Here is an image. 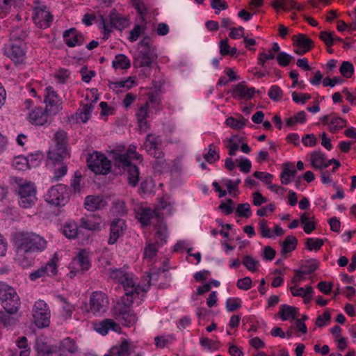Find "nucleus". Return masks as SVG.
Instances as JSON below:
<instances>
[{"mask_svg":"<svg viewBox=\"0 0 356 356\" xmlns=\"http://www.w3.org/2000/svg\"><path fill=\"white\" fill-rule=\"evenodd\" d=\"M67 136L64 131H58L54 134L53 143L48 152V165H51L50 170L53 173L52 181H58L67 172V166L63 162L67 152L66 149Z\"/></svg>","mask_w":356,"mask_h":356,"instance_id":"nucleus-1","label":"nucleus"},{"mask_svg":"<svg viewBox=\"0 0 356 356\" xmlns=\"http://www.w3.org/2000/svg\"><path fill=\"white\" fill-rule=\"evenodd\" d=\"M56 298L63 303L62 309L63 310L65 317L66 318H71L74 309V306L67 302L66 299L61 295H57Z\"/></svg>","mask_w":356,"mask_h":356,"instance_id":"nucleus-48","label":"nucleus"},{"mask_svg":"<svg viewBox=\"0 0 356 356\" xmlns=\"http://www.w3.org/2000/svg\"><path fill=\"white\" fill-rule=\"evenodd\" d=\"M6 312L0 311V325L5 327H11L16 323V319Z\"/></svg>","mask_w":356,"mask_h":356,"instance_id":"nucleus-49","label":"nucleus"},{"mask_svg":"<svg viewBox=\"0 0 356 356\" xmlns=\"http://www.w3.org/2000/svg\"><path fill=\"white\" fill-rule=\"evenodd\" d=\"M133 6L140 17V23H147L145 19L147 8L145 4L141 0H134Z\"/></svg>","mask_w":356,"mask_h":356,"instance_id":"nucleus-42","label":"nucleus"},{"mask_svg":"<svg viewBox=\"0 0 356 356\" xmlns=\"http://www.w3.org/2000/svg\"><path fill=\"white\" fill-rule=\"evenodd\" d=\"M109 274L112 280L123 286L126 296L136 294L145 296L147 291L136 283L131 273L123 268H111Z\"/></svg>","mask_w":356,"mask_h":356,"instance_id":"nucleus-4","label":"nucleus"},{"mask_svg":"<svg viewBox=\"0 0 356 356\" xmlns=\"http://www.w3.org/2000/svg\"><path fill=\"white\" fill-rule=\"evenodd\" d=\"M32 323L39 329L44 327V301L38 300L32 308Z\"/></svg>","mask_w":356,"mask_h":356,"instance_id":"nucleus-16","label":"nucleus"},{"mask_svg":"<svg viewBox=\"0 0 356 356\" xmlns=\"http://www.w3.org/2000/svg\"><path fill=\"white\" fill-rule=\"evenodd\" d=\"M63 39L69 47H74L83 44V35L75 28H71L64 31Z\"/></svg>","mask_w":356,"mask_h":356,"instance_id":"nucleus-21","label":"nucleus"},{"mask_svg":"<svg viewBox=\"0 0 356 356\" xmlns=\"http://www.w3.org/2000/svg\"><path fill=\"white\" fill-rule=\"evenodd\" d=\"M276 58L280 66L286 67L289 65L293 57L284 51H281L279 52Z\"/></svg>","mask_w":356,"mask_h":356,"instance_id":"nucleus-59","label":"nucleus"},{"mask_svg":"<svg viewBox=\"0 0 356 356\" xmlns=\"http://www.w3.org/2000/svg\"><path fill=\"white\" fill-rule=\"evenodd\" d=\"M204 158L209 163H213L219 159L220 156L216 153L213 144L209 145L208 152L204 154Z\"/></svg>","mask_w":356,"mask_h":356,"instance_id":"nucleus-58","label":"nucleus"},{"mask_svg":"<svg viewBox=\"0 0 356 356\" xmlns=\"http://www.w3.org/2000/svg\"><path fill=\"white\" fill-rule=\"evenodd\" d=\"M94 106L92 103L83 104L79 109L70 118V122H83L88 121L93 111Z\"/></svg>","mask_w":356,"mask_h":356,"instance_id":"nucleus-24","label":"nucleus"},{"mask_svg":"<svg viewBox=\"0 0 356 356\" xmlns=\"http://www.w3.org/2000/svg\"><path fill=\"white\" fill-rule=\"evenodd\" d=\"M34 349L39 356H44V338L43 336L41 335L36 339Z\"/></svg>","mask_w":356,"mask_h":356,"instance_id":"nucleus-63","label":"nucleus"},{"mask_svg":"<svg viewBox=\"0 0 356 356\" xmlns=\"http://www.w3.org/2000/svg\"><path fill=\"white\" fill-rule=\"evenodd\" d=\"M126 229L125 221L122 219H115L110 225V236L108 243L115 244L118 239L124 234Z\"/></svg>","mask_w":356,"mask_h":356,"instance_id":"nucleus-17","label":"nucleus"},{"mask_svg":"<svg viewBox=\"0 0 356 356\" xmlns=\"http://www.w3.org/2000/svg\"><path fill=\"white\" fill-rule=\"evenodd\" d=\"M25 43H10L6 49V54L15 63H21L25 59Z\"/></svg>","mask_w":356,"mask_h":356,"instance_id":"nucleus-15","label":"nucleus"},{"mask_svg":"<svg viewBox=\"0 0 356 356\" xmlns=\"http://www.w3.org/2000/svg\"><path fill=\"white\" fill-rule=\"evenodd\" d=\"M246 121L247 120L244 118H241V119L237 120L233 117H229L226 119L225 124L229 127L241 129L244 127Z\"/></svg>","mask_w":356,"mask_h":356,"instance_id":"nucleus-50","label":"nucleus"},{"mask_svg":"<svg viewBox=\"0 0 356 356\" xmlns=\"http://www.w3.org/2000/svg\"><path fill=\"white\" fill-rule=\"evenodd\" d=\"M324 243V241L321 238H308L306 241V246L307 248L309 251L312 250H318L321 248Z\"/></svg>","mask_w":356,"mask_h":356,"instance_id":"nucleus-54","label":"nucleus"},{"mask_svg":"<svg viewBox=\"0 0 356 356\" xmlns=\"http://www.w3.org/2000/svg\"><path fill=\"white\" fill-rule=\"evenodd\" d=\"M35 4L32 19L37 27L42 29L44 20V5L37 1Z\"/></svg>","mask_w":356,"mask_h":356,"instance_id":"nucleus-27","label":"nucleus"},{"mask_svg":"<svg viewBox=\"0 0 356 356\" xmlns=\"http://www.w3.org/2000/svg\"><path fill=\"white\" fill-rule=\"evenodd\" d=\"M319 262L316 259H310L301 266L303 273L309 275L314 272L318 267Z\"/></svg>","mask_w":356,"mask_h":356,"instance_id":"nucleus-55","label":"nucleus"},{"mask_svg":"<svg viewBox=\"0 0 356 356\" xmlns=\"http://www.w3.org/2000/svg\"><path fill=\"white\" fill-rule=\"evenodd\" d=\"M62 109V99L51 87L46 88V116H54Z\"/></svg>","mask_w":356,"mask_h":356,"instance_id":"nucleus-10","label":"nucleus"},{"mask_svg":"<svg viewBox=\"0 0 356 356\" xmlns=\"http://www.w3.org/2000/svg\"><path fill=\"white\" fill-rule=\"evenodd\" d=\"M259 229L261 233L262 237L264 238H272L273 235L270 231V229L267 226V221L265 220H261L259 222Z\"/></svg>","mask_w":356,"mask_h":356,"instance_id":"nucleus-62","label":"nucleus"},{"mask_svg":"<svg viewBox=\"0 0 356 356\" xmlns=\"http://www.w3.org/2000/svg\"><path fill=\"white\" fill-rule=\"evenodd\" d=\"M47 196L46 202L51 206L58 207L56 211H49L47 218H50L52 213L56 216H59L62 212L60 207L65 206L69 200L66 186L60 184L53 186L48 191Z\"/></svg>","mask_w":356,"mask_h":356,"instance_id":"nucleus-6","label":"nucleus"},{"mask_svg":"<svg viewBox=\"0 0 356 356\" xmlns=\"http://www.w3.org/2000/svg\"><path fill=\"white\" fill-rule=\"evenodd\" d=\"M84 182L83 181V177L79 171H76L74 175L70 181V186L74 193H80L81 189L84 187Z\"/></svg>","mask_w":356,"mask_h":356,"instance_id":"nucleus-39","label":"nucleus"},{"mask_svg":"<svg viewBox=\"0 0 356 356\" xmlns=\"http://www.w3.org/2000/svg\"><path fill=\"white\" fill-rule=\"evenodd\" d=\"M142 24H136L129 33L128 38L130 42H135L138 40L139 36L145 31V25L147 23H141Z\"/></svg>","mask_w":356,"mask_h":356,"instance_id":"nucleus-47","label":"nucleus"},{"mask_svg":"<svg viewBox=\"0 0 356 356\" xmlns=\"http://www.w3.org/2000/svg\"><path fill=\"white\" fill-rule=\"evenodd\" d=\"M90 266L88 252L85 250H81L70 263L69 267L70 271L68 273V276L70 278H73L77 274H82L89 270Z\"/></svg>","mask_w":356,"mask_h":356,"instance_id":"nucleus-9","label":"nucleus"},{"mask_svg":"<svg viewBox=\"0 0 356 356\" xmlns=\"http://www.w3.org/2000/svg\"><path fill=\"white\" fill-rule=\"evenodd\" d=\"M155 243L147 242L143 249V260L147 264H152L157 259L158 248Z\"/></svg>","mask_w":356,"mask_h":356,"instance_id":"nucleus-26","label":"nucleus"},{"mask_svg":"<svg viewBox=\"0 0 356 356\" xmlns=\"http://www.w3.org/2000/svg\"><path fill=\"white\" fill-rule=\"evenodd\" d=\"M135 84H136L135 80L132 79L130 77V78H129V79H127L126 80H124V81H118V82L111 83L109 85V87H110L111 89H112L113 90L118 91L122 88L129 89L130 88H131Z\"/></svg>","mask_w":356,"mask_h":356,"instance_id":"nucleus-44","label":"nucleus"},{"mask_svg":"<svg viewBox=\"0 0 356 356\" xmlns=\"http://www.w3.org/2000/svg\"><path fill=\"white\" fill-rule=\"evenodd\" d=\"M108 299L106 295L101 291H94L90 298V311L99 316L104 313L108 308Z\"/></svg>","mask_w":356,"mask_h":356,"instance_id":"nucleus-11","label":"nucleus"},{"mask_svg":"<svg viewBox=\"0 0 356 356\" xmlns=\"http://www.w3.org/2000/svg\"><path fill=\"white\" fill-rule=\"evenodd\" d=\"M15 289L5 284L0 283V302L3 301L11 295L14 294Z\"/></svg>","mask_w":356,"mask_h":356,"instance_id":"nucleus-57","label":"nucleus"},{"mask_svg":"<svg viewBox=\"0 0 356 356\" xmlns=\"http://www.w3.org/2000/svg\"><path fill=\"white\" fill-rule=\"evenodd\" d=\"M310 156L311 164L315 169L323 170L333 163L334 166L332 168V172H335L337 169L340 166V162L335 159H332L326 161L324 154L320 151L312 152Z\"/></svg>","mask_w":356,"mask_h":356,"instance_id":"nucleus-13","label":"nucleus"},{"mask_svg":"<svg viewBox=\"0 0 356 356\" xmlns=\"http://www.w3.org/2000/svg\"><path fill=\"white\" fill-rule=\"evenodd\" d=\"M298 243L297 238L293 236H288L282 243V253L287 254L294 250Z\"/></svg>","mask_w":356,"mask_h":356,"instance_id":"nucleus-37","label":"nucleus"},{"mask_svg":"<svg viewBox=\"0 0 356 356\" xmlns=\"http://www.w3.org/2000/svg\"><path fill=\"white\" fill-rule=\"evenodd\" d=\"M135 211L136 217L143 226L149 225L152 219L160 218L157 211L149 207H140Z\"/></svg>","mask_w":356,"mask_h":356,"instance_id":"nucleus-23","label":"nucleus"},{"mask_svg":"<svg viewBox=\"0 0 356 356\" xmlns=\"http://www.w3.org/2000/svg\"><path fill=\"white\" fill-rule=\"evenodd\" d=\"M157 58L155 47H146L140 49L134 56V65L136 67H151L152 63Z\"/></svg>","mask_w":356,"mask_h":356,"instance_id":"nucleus-12","label":"nucleus"},{"mask_svg":"<svg viewBox=\"0 0 356 356\" xmlns=\"http://www.w3.org/2000/svg\"><path fill=\"white\" fill-rule=\"evenodd\" d=\"M84 208L88 211L102 210L107 205L106 199L101 195H88L84 200Z\"/></svg>","mask_w":356,"mask_h":356,"instance_id":"nucleus-20","label":"nucleus"},{"mask_svg":"<svg viewBox=\"0 0 356 356\" xmlns=\"http://www.w3.org/2000/svg\"><path fill=\"white\" fill-rule=\"evenodd\" d=\"M292 40L294 46H300V47L305 48V50H310L313 44L311 39L302 33L293 36Z\"/></svg>","mask_w":356,"mask_h":356,"instance_id":"nucleus-34","label":"nucleus"},{"mask_svg":"<svg viewBox=\"0 0 356 356\" xmlns=\"http://www.w3.org/2000/svg\"><path fill=\"white\" fill-rule=\"evenodd\" d=\"M241 300L236 298H229L226 300V308L228 312H234L241 307Z\"/></svg>","mask_w":356,"mask_h":356,"instance_id":"nucleus-64","label":"nucleus"},{"mask_svg":"<svg viewBox=\"0 0 356 356\" xmlns=\"http://www.w3.org/2000/svg\"><path fill=\"white\" fill-rule=\"evenodd\" d=\"M102 218L99 215L91 214L82 217L79 220V227L81 228L89 230L97 231L100 229Z\"/></svg>","mask_w":356,"mask_h":356,"instance_id":"nucleus-22","label":"nucleus"},{"mask_svg":"<svg viewBox=\"0 0 356 356\" xmlns=\"http://www.w3.org/2000/svg\"><path fill=\"white\" fill-rule=\"evenodd\" d=\"M12 180L17 185L16 189L19 200V205L23 208H29L36 201L35 188L30 181L22 178L13 177Z\"/></svg>","mask_w":356,"mask_h":356,"instance_id":"nucleus-5","label":"nucleus"},{"mask_svg":"<svg viewBox=\"0 0 356 356\" xmlns=\"http://www.w3.org/2000/svg\"><path fill=\"white\" fill-rule=\"evenodd\" d=\"M112 66L115 69L126 70L130 67L129 59L124 54H118L112 62Z\"/></svg>","mask_w":356,"mask_h":356,"instance_id":"nucleus-36","label":"nucleus"},{"mask_svg":"<svg viewBox=\"0 0 356 356\" xmlns=\"http://www.w3.org/2000/svg\"><path fill=\"white\" fill-rule=\"evenodd\" d=\"M55 347L57 348V351L60 353V356L66 352L74 353L77 350L75 341L70 337L64 339L60 342L59 347Z\"/></svg>","mask_w":356,"mask_h":356,"instance_id":"nucleus-31","label":"nucleus"},{"mask_svg":"<svg viewBox=\"0 0 356 356\" xmlns=\"http://www.w3.org/2000/svg\"><path fill=\"white\" fill-rule=\"evenodd\" d=\"M291 165V163H286L283 165L282 171L280 173V179L282 184L287 185L291 182V176L289 172V166Z\"/></svg>","mask_w":356,"mask_h":356,"instance_id":"nucleus-61","label":"nucleus"},{"mask_svg":"<svg viewBox=\"0 0 356 356\" xmlns=\"http://www.w3.org/2000/svg\"><path fill=\"white\" fill-rule=\"evenodd\" d=\"M161 140L159 136L147 134L144 142V147L148 154L157 159H161L164 156L161 149Z\"/></svg>","mask_w":356,"mask_h":356,"instance_id":"nucleus-14","label":"nucleus"},{"mask_svg":"<svg viewBox=\"0 0 356 356\" xmlns=\"http://www.w3.org/2000/svg\"><path fill=\"white\" fill-rule=\"evenodd\" d=\"M95 330L100 334L104 336L108 333L109 330L120 333L121 327L120 325L115 323L113 319L106 318L93 324Z\"/></svg>","mask_w":356,"mask_h":356,"instance_id":"nucleus-19","label":"nucleus"},{"mask_svg":"<svg viewBox=\"0 0 356 356\" xmlns=\"http://www.w3.org/2000/svg\"><path fill=\"white\" fill-rule=\"evenodd\" d=\"M79 227L74 220H68L63 225V234L69 239H75L79 234Z\"/></svg>","mask_w":356,"mask_h":356,"instance_id":"nucleus-29","label":"nucleus"},{"mask_svg":"<svg viewBox=\"0 0 356 356\" xmlns=\"http://www.w3.org/2000/svg\"><path fill=\"white\" fill-rule=\"evenodd\" d=\"M242 264L251 272L257 271L259 265V261L256 260L250 255H245L243 258Z\"/></svg>","mask_w":356,"mask_h":356,"instance_id":"nucleus-46","label":"nucleus"},{"mask_svg":"<svg viewBox=\"0 0 356 356\" xmlns=\"http://www.w3.org/2000/svg\"><path fill=\"white\" fill-rule=\"evenodd\" d=\"M88 168L95 174L107 175L111 168V163L102 153L94 152L87 158Z\"/></svg>","mask_w":356,"mask_h":356,"instance_id":"nucleus-8","label":"nucleus"},{"mask_svg":"<svg viewBox=\"0 0 356 356\" xmlns=\"http://www.w3.org/2000/svg\"><path fill=\"white\" fill-rule=\"evenodd\" d=\"M346 120L339 117H332L330 120L329 131L335 133L346 126Z\"/></svg>","mask_w":356,"mask_h":356,"instance_id":"nucleus-41","label":"nucleus"},{"mask_svg":"<svg viewBox=\"0 0 356 356\" xmlns=\"http://www.w3.org/2000/svg\"><path fill=\"white\" fill-rule=\"evenodd\" d=\"M339 72L343 76L350 78L354 73V67L351 63L343 61L340 66Z\"/></svg>","mask_w":356,"mask_h":356,"instance_id":"nucleus-51","label":"nucleus"},{"mask_svg":"<svg viewBox=\"0 0 356 356\" xmlns=\"http://www.w3.org/2000/svg\"><path fill=\"white\" fill-rule=\"evenodd\" d=\"M26 36L27 33L23 29L17 27L13 29L10 33V43L17 42L24 43L23 41Z\"/></svg>","mask_w":356,"mask_h":356,"instance_id":"nucleus-38","label":"nucleus"},{"mask_svg":"<svg viewBox=\"0 0 356 356\" xmlns=\"http://www.w3.org/2000/svg\"><path fill=\"white\" fill-rule=\"evenodd\" d=\"M28 120L33 124L43 125L44 124V109L40 106L35 107L29 113Z\"/></svg>","mask_w":356,"mask_h":356,"instance_id":"nucleus-28","label":"nucleus"},{"mask_svg":"<svg viewBox=\"0 0 356 356\" xmlns=\"http://www.w3.org/2000/svg\"><path fill=\"white\" fill-rule=\"evenodd\" d=\"M112 209L118 216H124L127 213L125 202L121 200H117L113 202Z\"/></svg>","mask_w":356,"mask_h":356,"instance_id":"nucleus-53","label":"nucleus"},{"mask_svg":"<svg viewBox=\"0 0 356 356\" xmlns=\"http://www.w3.org/2000/svg\"><path fill=\"white\" fill-rule=\"evenodd\" d=\"M13 241L19 257L42 250L43 238L34 232H16L13 236Z\"/></svg>","mask_w":356,"mask_h":356,"instance_id":"nucleus-2","label":"nucleus"},{"mask_svg":"<svg viewBox=\"0 0 356 356\" xmlns=\"http://www.w3.org/2000/svg\"><path fill=\"white\" fill-rule=\"evenodd\" d=\"M156 243L158 245H163L167 241V230L165 225L160 224L156 232Z\"/></svg>","mask_w":356,"mask_h":356,"instance_id":"nucleus-43","label":"nucleus"},{"mask_svg":"<svg viewBox=\"0 0 356 356\" xmlns=\"http://www.w3.org/2000/svg\"><path fill=\"white\" fill-rule=\"evenodd\" d=\"M12 165L16 170H24L26 168H29V159L23 156H15L13 160Z\"/></svg>","mask_w":356,"mask_h":356,"instance_id":"nucleus-45","label":"nucleus"},{"mask_svg":"<svg viewBox=\"0 0 356 356\" xmlns=\"http://www.w3.org/2000/svg\"><path fill=\"white\" fill-rule=\"evenodd\" d=\"M110 21L111 24L119 30L127 27L129 24V19L118 14L115 10L111 12Z\"/></svg>","mask_w":356,"mask_h":356,"instance_id":"nucleus-33","label":"nucleus"},{"mask_svg":"<svg viewBox=\"0 0 356 356\" xmlns=\"http://www.w3.org/2000/svg\"><path fill=\"white\" fill-rule=\"evenodd\" d=\"M110 353L113 356H129V345L127 340H124L119 346H113Z\"/></svg>","mask_w":356,"mask_h":356,"instance_id":"nucleus-35","label":"nucleus"},{"mask_svg":"<svg viewBox=\"0 0 356 356\" xmlns=\"http://www.w3.org/2000/svg\"><path fill=\"white\" fill-rule=\"evenodd\" d=\"M275 58V54L269 50H268V52L262 51L259 54L257 59L258 64L262 67H264L267 60H273Z\"/></svg>","mask_w":356,"mask_h":356,"instance_id":"nucleus-60","label":"nucleus"},{"mask_svg":"<svg viewBox=\"0 0 356 356\" xmlns=\"http://www.w3.org/2000/svg\"><path fill=\"white\" fill-rule=\"evenodd\" d=\"M298 309L292 306L282 305L280 307L278 315L282 321H286L290 318L294 319L298 315Z\"/></svg>","mask_w":356,"mask_h":356,"instance_id":"nucleus-32","label":"nucleus"},{"mask_svg":"<svg viewBox=\"0 0 356 356\" xmlns=\"http://www.w3.org/2000/svg\"><path fill=\"white\" fill-rule=\"evenodd\" d=\"M236 214L243 218H250L252 215L250 205L248 203L239 204L236 209Z\"/></svg>","mask_w":356,"mask_h":356,"instance_id":"nucleus-52","label":"nucleus"},{"mask_svg":"<svg viewBox=\"0 0 356 356\" xmlns=\"http://www.w3.org/2000/svg\"><path fill=\"white\" fill-rule=\"evenodd\" d=\"M230 92L235 99H250L255 92V89L253 87L248 88L245 82H240L233 86Z\"/></svg>","mask_w":356,"mask_h":356,"instance_id":"nucleus-18","label":"nucleus"},{"mask_svg":"<svg viewBox=\"0 0 356 356\" xmlns=\"http://www.w3.org/2000/svg\"><path fill=\"white\" fill-rule=\"evenodd\" d=\"M290 291L293 296L302 297L305 301H310L312 298L314 289L312 286H306V288L298 287L297 285L291 286Z\"/></svg>","mask_w":356,"mask_h":356,"instance_id":"nucleus-30","label":"nucleus"},{"mask_svg":"<svg viewBox=\"0 0 356 356\" xmlns=\"http://www.w3.org/2000/svg\"><path fill=\"white\" fill-rule=\"evenodd\" d=\"M268 95L270 99L277 102L282 97L283 91L278 86L273 85L270 88Z\"/></svg>","mask_w":356,"mask_h":356,"instance_id":"nucleus-56","label":"nucleus"},{"mask_svg":"<svg viewBox=\"0 0 356 356\" xmlns=\"http://www.w3.org/2000/svg\"><path fill=\"white\" fill-rule=\"evenodd\" d=\"M58 261V253L55 252L50 261L46 264V274L49 276H54L57 275L58 266L57 263Z\"/></svg>","mask_w":356,"mask_h":356,"instance_id":"nucleus-40","label":"nucleus"},{"mask_svg":"<svg viewBox=\"0 0 356 356\" xmlns=\"http://www.w3.org/2000/svg\"><path fill=\"white\" fill-rule=\"evenodd\" d=\"M114 161L116 165L127 170L129 184L133 187L136 186L139 181V170L136 165L131 164L127 154H115Z\"/></svg>","mask_w":356,"mask_h":356,"instance_id":"nucleus-7","label":"nucleus"},{"mask_svg":"<svg viewBox=\"0 0 356 356\" xmlns=\"http://www.w3.org/2000/svg\"><path fill=\"white\" fill-rule=\"evenodd\" d=\"M5 309V311L10 314H16L20 307V299L16 291L14 292L13 295L8 297L5 301L1 303Z\"/></svg>","mask_w":356,"mask_h":356,"instance_id":"nucleus-25","label":"nucleus"},{"mask_svg":"<svg viewBox=\"0 0 356 356\" xmlns=\"http://www.w3.org/2000/svg\"><path fill=\"white\" fill-rule=\"evenodd\" d=\"M143 297L141 295L126 296L124 294L121 300L113 306V315L114 318L124 326H134L138 321V317L132 310V304L137 299L139 300L138 303H140Z\"/></svg>","mask_w":356,"mask_h":356,"instance_id":"nucleus-3","label":"nucleus"}]
</instances>
